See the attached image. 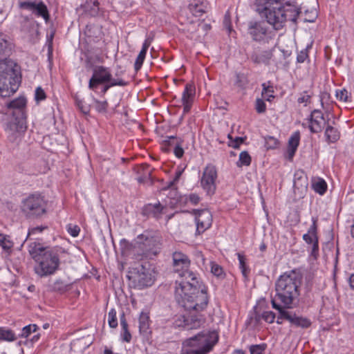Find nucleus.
Wrapping results in <instances>:
<instances>
[{"mask_svg":"<svg viewBox=\"0 0 354 354\" xmlns=\"http://www.w3.org/2000/svg\"><path fill=\"white\" fill-rule=\"evenodd\" d=\"M185 280H176L175 297L178 303L186 310L201 312L208 304L206 290L196 279L193 272L183 274Z\"/></svg>","mask_w":354,"mask_h":354,"instance_id":"f257e3e1","label":"nucleus"},{"mask_svg":"<svg viewBox=\"0 0 354 354\" xmlns=\"http://www.w3.org/2000/svg\"><path fill=\"white\" fill-rule=\"evenodd\" d=\"M302 276L291 270L281 274L275 283V296L272 299L284 308H293L297 304L300 295Z\"/></svg>","mask_w":354,"mask_h":354,"instance_id":"f03ea898","label":"nucleus"},{"mask_svg":"<svg viewBox=\"0 0 354 354\" xmlns=\"http://www.w3.org/2000/svg\"><path fill=\"white\" fill-rule=\"evenodd\" d=\"M28 251L36 262L34 270L40 277L51 275L58 269L59 259L55 250H48L34 242L30 244Z\"/></svg>","mask_w":354,"mask_h":354,"instance_id":"7ed1b4c3","label":"nucleus"},{"mask_svg":"<svg viewBox=\"0 0 354 354\" xmlns=\"http://www.w3.org/2000/svg\"><path fill=\"white\" fill-rule=\"evenodd\" d=\"M218 340L216 331H203L184 342L181 354H207Z\"/></svg>","mask_w":354,"mask_h":354,"instance_id":"20e7f679","label":"nucleus"},{"mask_svg":"<svg viewBox=\"0 0 354 354\" xmlns=\"http://www.w3.org/2000/svg\"><path fill=\"white\" fill-rule=\"evenodd\" d=\"M255 5L257 11L266 17L267 22L275 30H280L283 20L280 12V8H283L280 0H256Z\"/></svg>","mask_w":354,"mask_h":354,"instance_id":"39448f33","label":"nucleus"},{"mask_svg":"<svg viewBox=\"0 0 354 354\" xmlns=\"http://www.w3.org/2000/svg\"><path fill=\"white\" fill-rule=\"evenodd\" d=\"M46 203L39 194L29 195L23 200L21 210L28 217H38L46 213Z\"/></svg>","mask_w":354,"mask_h":354,"instance_id":"423d86ee","label":"nucleus"},{"mask_svg":"<svg viewBox=\"0 0 354 354\" xmlns=\"http://www.w3.org/2000/svg\"><path fill=\"white\" fill-rule=\"evenodd\" d=\"M15 74V69L13 68V63L9 62H0V95L6 97L10 95V91L8 82L10 84V79L12 78Z\"/></svg>","mask_w":354,"mask_h":354,"instance_id":"0eeeda50","label":"nucleus"},{"mask_svg":"<svg viewBox=\"0 0 354 354\" xmlns=\"http://www.w3.org/2000/svg\"><path fill=\"white\" fill-rule=\"evenodd\" d=\"M217 171L215 166L208 165L205 168L201 180V186L207 194L212 195L216 191Z\"/></svg>","mask_w":354,"mask_h":354,"instance_id":"6e6552de","label":"nucleus"},{"mask_svg":"<svg viewBox=\"0 0 354 354\" xmlns=\"http://www.w3.org/2000/svg\"><path fill=\"white\" fill-rule=\"evenodd\" d=\"M111 77L112 75L107 68L97 66L93 68V75L88 82V88L94 91L100 84L111 81Z\"/></svg>","mask_w":354,"mask_h":354,"instance_id":"1a4fd4ad","label":"nucleus"},{"mask_svg":"<svg viewBox=\"0 0 354 354\" xmlns=\"http://www.w3.org/2000/svg\"><path fill=\"white\" fill-rule=\"evenodd\" d=\"M21 9L32 12L37 17H42L46 21L49 20L50 15L46 4L41 1H25L19 2Z\"/></svg>","mask_w":354,"mask_h":354,"instance_id":"9d476101","label":"nucleus"},{"mask_svg":"<svg viewBox=\"0 0 354 354\" xmlns=\"http://www.w3.org/2000/svg\"><path fill=\"white\" fill-rule=\"evenodd\" d=\"M190 265V260L188 257L180 252L173 253V266L176 273L180 277L178 280H185V277L183 276L184 272H191L188 268Z\"/></svg>","mask_w":354,"mask_h":354,"instance_id":"9b49d317","label":"nucleus"},{"mask_svg":"<svg viewBox=\"0 0 354 354\" xmlns=\"http://www.w3.org/2000/svg\"><path fill=\"white\" fill-rule=\"evenodd\" d=\"M268 32V26L265 21H251L248 26V33L257 41L264 39Z\"/></svg>","mask_w":354,"mask_h":354,"instance_id":"f8f14e48","label":"nucleus"},{"mask_svg":"<svg viewBox=\"0 0 354 354\" xmlns=\"http://www.w3.org/2000/svg\"><path fill=\"white\" fill-rule=\"evenodd\" d=\"M189 314L183 316V326L187 330L200 328L205 321L203 315L200 312L188 310Z\"/></svg>","mask_w":354,"mask_h":354,"instance_id":"ddd939ff","label":"nucleus"},{"mask_svg":"<svg viewBox=\"0 0 354 354\" xmlns=\"http://www.w3.org/2000/svg\"><path fill=\"white\" fill-rule=\"evenodd\" d=\"M196 232L201 234L208 229L212 223V216L207 209H202L198 212L196 216Z\"/></svg>","mask_w":354,"mask_h":354,"instance_id":"4468645a","label":"nucleus"},{"mask_svg":"<svg viewBox=\"0 0 354 354\" xmlns=\"http://www.w3.org/2000/svg\"><path fill=\"white\" fill-rule=\"evenodd\" d=\"M309 122V129L312 133L321 132L326 124L322 112L318 109H315L311 112Z\"/></svg>","mask_w":354,"mask_h":354,"instance_id":"2eb2a0df","label":"nucleus"},{"mask_svg":"<svg viewBox=\"0 0 354 354\" xmlns=\"http://www.w3.org/2000/svg\"><path fill=\"white\" fill-rule=\"evenodd\" d=\"M281 14H283V20L281 24L280 29L282 28L287 20L296 22L297 17L300 13L299 9L293 5L286 3V6H283V8H280Z\"/></svg>","mask_w":354,"mask_h":354,"instance_id":"dca6fc26","label":"nucleus"},{"mask_svg":"<svg viewBox=\"0 0 354 354\" xmlns=\"http://www.w3.org/2000/svg\"><path fill=\"white\" fill-rule=\"evenodd\" d=\"M135 281L140 288L150 286L153 282L151 273L143 266H141L140 269L138 270Z\"/></svg>","mask_w":354,"mask_h":354,"instance_id":"f3484780","label":"nucleus"},{"mask_svg":"<svg viewBox=\"0 0 354 354\" xmlns=\"http://www.w3.org/2000/svg\"><path fill=\"white\" fill-rule=\"evenodd\" d=\"M282 316L285 317L286 320L297 327L307 328L311 325V322L306 317L297 316L296 314L291 312H282Z\"/></svg>","mask_w":354,"mask_h":354,"instance_id":"a211bd4d","label":"nucleus"},{"mask_svg":"<svg viewBox=\"0 0 354 354\" xmlns=\"http://www.w3.org/2000/svg\"><path fill=\"white\" fill-rule=\"evenodd\" d=\"M137 245L138 248L142 250V254L146 257L151 254H156L157 253L156 241L153 237H146L144 241H138Z\"/></svg>","mask_w":354,"mask_h":354,"instance_id":"6ab92c4d","label":"nucleus"},{"mask_svg":"<svg viewBox=\"0 0 354 354\" xmlns=\"http://www.w3.org/2000/svg\"><path fill=\"white\" fill-rule=\"evenodd\" d=\"M26 129V120L24 115H17L12 119L8 124V130L11 133H18L25 131Z\"/></svg>","mask_w":354,"mask_h":354,"instance_id":"aec40b11","label":"nucleus"},{"mask_svg":"<svg viewBox=\"0 0 354 354\" xmlns=\"http://www.w3.org/2000/svg\"><path fill=\"white\" fill-rule=\"evenodd\" d=\"M308 185L307 177L303 171L298 170L294 175V188L300 189L301 192L306 190Z\"/></svg>","mask_w":354,"mask_h":354,"instance_id":"412c9836","label":"nucleus"},{"mask_svg":"<svg viewBox=\"0 0 354 354\" xmlns=\"http://www.w3.org/2000/svg\"><path fill=\"white\" fill-rule=\"evenodd\" d=\"M300 133L299 131H295L289 138L288 153L289 159H292L294 156L297 147L299 144Z\"/></svg>","mask_w":354,"mask_h":354,"instance_id":"4be33fe9","label":"nucleus"},{"mask_svg":"<svg viewBox=\"0 0 354 354\" xmlns=\"http://www.w3.org/2000/svg\"><path fill=\"white\" fill-rule=\"evenodd\" d=\"M97 1L86 0L85 3L82 6L84 11L92 17H95L98 15L100 7Z\"/></svg>","mask_w":354,"mask_h":354,"instance_id":"5701e85b","label":"nucleus"},{"mask_svg":"<svg viewBox=\"0 0 354 354\" xmlns=\"http://www.w3.org/2000/svg\"><path fill=\"white\" fill-rule=\"evenodd\" d=\"M26 104V99L24 97H19L10 102L9 104V107L16 109V111L13 113L14 115H17L23 116L24 115L23 109L25 107Z\"/></svg>","mask_w":354,"mask_h":354,"instance_id":"b1692460","label":"nucleus"},{"mask_svg":"<svg viewBox=\"0 0 354 354\" xmlns=\"http://www.w3.org/2000/svg\"><path fill=\"white\" fill-rule=\"evenodd\" d=\"M325 136L326 142L333 143L339 139V132L336 128L328 124L325 130Z\"/></svg>","mask_w":354,"mask_h":354,"instance_id":"393cba45","label":"nucleus"},{"mask_svg":"<svg viewBox=\"0 0 354 354\" xmlns=\"http://www.w3.org/2000/svg\"><path fill=\"white\" fill-rule=\"evenodd\" d=\"M189 9L194 16L201 17L203 14L207 12V6L203 2L200 3H192L189 5Z\"/></svg>","mask_w":354,"mask_h":354,"instance_id":"a878e982","label":"nucleus"},{"mask_svg":"<svg viewBox=\"0 0 354 354\" xmlns=\"http://www.w3.org/2000/svg\"><path fill=\"white\" fill-rule=\"evenodd\" d=\"M196 93V88L193 84H187L182 96V102H192Z\"/></svg>","mask_w":354,"mask_h":354,"instance_id":"bb28decb","label":"nucleus"},{"mask_svg":"<svg viewBox=\"0 0 354 354\" xmlns=\"http://www.w3.org/2000/svg\"><path fill=\"white\" fill-rule=\"evenodd\" d=\"M164 207L160 205V203L156 204H149L145 208V211L149 215H151L155 218H159L162 214Z\"/></svg>","mask_w":354,"mask_h":354,"instance_id":"cd10ccee","label":"nucleus"},{"mask_svg":"<svg viewBox=\"0 0 354 354\" xmlns=\"http://www.w3.org/2000/svg\"><path fill=\"white\" fill-rule=\"evenodd\" d=\"M272 57V53L270 51H263L259 54L254 53L251 59L256 64H267Z\"/></svg>","mask_w":354,"mask_h":354,"instance_id":"c85d7f7f","label":"nucleus"},{"mask_svg":"<svg viewBox=\"0 0 354 354\" xmlns=\"http://www.w3.org/2000/svg\"><path fill=\"white\" fill-rule=\"evenodd\" d=\"M120 324L122 327V337L123 341L129 342L131 339V335L128 330V324L124 314L120 317Z\"/></svg>","mask_w":354,"mask_h":354,"instance_id":"c756f323","label":"nucleus"},{"mask_svg":"<svg viewBox=\"0 0 354 354\" xmlns=\"http://www.w3.org/2000/svg\"><path fill=\"white\" fill-rule=\"evenodd\" d=\"M8 51V41L6 37L0 32V62H9L6 60Z\"/></svg>","mask_w":354,"mask_h":354,"instance_id":"7c9ffc66","label":"nucleus"},{"mask_svg":"<svg viewBox=\"0 0 354 354\" xmlns=\"http://www.w3.org/2000/svg\"><path fill=\"white\" fill-rule=\"evenodd\" d=\"M0 246L6 251H10L13 247V242L9 236L0 233Z\"/></svg>","mask_w":354,"mask_h":354,"instance_id":"2f4dec72","label":"nucleus"},{"mask_svg":"<svg viewBox=\"0 0 354 354\" xmlns=\"http://www.w3.org/2000/svg\"><path fill=\"white\" fill-rule=\"evenodd\" d=\"M149 316L146 313H141L139 317V329L141 333H147L149 329Z\"/></svg>","mask_w":354,"mask_h":354,"instance_id":"473e14b6","label":"nucleus"},{"mask_svg":"<svg viewBox=\"0 0 354 354\" xmlns=\"http://www.w3.org/2000/svg\"><path fill=\"white\" fill-rule=\"evenodd\" d=\"M313 187L314 190L321 195L324 194L327 189L326 183L321 178H319L315 181L313 184Z\"/></svg>","mask_w":354,"mask_h":354,"instance_id":"72a5a7b5","label":"nucleus"},{"mask_svg":"<svg viewBox=\"0 0 354 354\" xmlns=\"http://www.w3.org/2000/svg\"><path fill=\"white\" fill-rule=\"evenodd\" d=\"M272 306L273 308L279 311V316L277 319V323L278 324H282V319H285V317L282 316V312H288L286 309L287 308H284L281 304H278L277 302H275L274 301H271Z\"/></svg>","mask_w":354,"mask_h":354,"instance_id":"f704fd0d","label":"nucleus"},{"mask_svg":"<svg viewBox=\"0 0 354 354\" xmlns=\"http://www.w3.org/2000/svg\"><path fill=\"white\" fill-rule=\"evenodd\" d=\"M211 272L219 279H223L225 275L223 268L214 262L211 263Z\"/></svg>","mask_w":354,"mask_h":354,"instance_id":"c9c22d12","label":"nucleus"},{"mask_svg":"<svg viewBox=\"0 0 354 354\" xmlns=\"http://www.w3.org/2000/svg\"><path fill=\"white\" fill-rule=\"evenodd\" d=\"M262 96L267 101H271L272 98H274V96L272 94L274 91L272 86L266 84V83L262 84Z\"/></svg>","mask_w":354,"mask_h":354,"instance_id":"e433bc0d","label":"nucleus"},{"mask_svg":"<svg viewBox=\"0 0 354 354\" xmlns=\"http://www.w3.org/2000/svg\"><path fill=\"white\" fill-rule=\"evenodd\" d=\"M251 163V157L247 151H242L239 155V160L237 165L241 167L242 165L248 166Z\"/></svg>","mask_w":354,"mask_h":354,"instance_id":"4c0bfd02","label":"nucleus"},{"mask_svg":"<svg viewBox=\"0 0 354 354\" xmlns=\"http://www.w3.org/2000/svg\"><path fill=\"white\" fill-rule=\"evenodd\" d=\"M15 339L14 333L10 330L0 328V340L13 341Z\"/></svg>","mask_w":354,"mask_h":354,"instance_id":"58836bf2","label":"nucleus"},{"mask_svg":"<svg viewBox=\"0 0 354 354\" xmlns=\"http://www.w3.org/2000/svg\"><path fill=\"white\" fill-rule=\"evenodd\" d=\"M108 322L111 328H115L118 326V320L116 317V311L112 308L108 314Z\"/></svg>","mask_w":354,"mask_h":354,"instance_id":"ea45409f","label":"nucleus"},{"mask_svg":"<svg viewBox=\"0 0 354 354\" xmlns=\"http://www.w3.org/2000/svg\"><path fill=\"white\" fill-rule=\"evenodd\" d=\"M37 328V326L35 324H30L28 326H26L23 328L20 336L21 337H27L30 335L32 332L36 331Z\"/></svg>","mask_w":354,"mask_h":354,"instance_id":"a19ab883","label":"nucleus"},{"mask_svg":"<svg viewBox=\"0 0 354 354\" xmlns=\"http://www.w3.org/2000/svg\"><path fill=\"white\" fill-rule=\"evenodd\" d=\"M146 53H147L144 50H140L135 62L134 67L136 71H138L141 68L145 60Z\"/></svg>","mask_w":354,"mask_h":354,"instance_id":"79ce46f5","label":"nucleus"},{"mask_svg":"<svg viewBox=\"0 0 354 354\" xmlns=\"http://www.w3.org/2000/svg\"><path fill=\"white\" fill-rule=\"evenodd\" d=\"M95 107L96 111L100 113H106L108 107V102L106 101H99L97 100H95Z\"/></svg>","mask_w":354,"mask_h":354,"instance_id":"37998d69","label":"nucleus"},{"mask_svg":"<svg viewBox=\"0 0 354 354\" xmlns=\"http://www.w3.org/2000/svg\"><path fill=\"white\" fill-rule=\"evenodd\" d=\"M311 95L309 94L307 91H304L301 93V96L297 99V102L299 104H304L306 106L310 102Z\"/></svg>","mask_w":354,"mask_h":354,"instance_id":"c03bdc74","label":"nucleus"},{"mask_svg":"<svg viewBox=\"0 0 354 354\" xmlns=\"http://www.w3.org/2000/svg\"><path fill=\"white\" fill-rule=\"evenodd\" d=\"M261 318L266 322L272 324L274 321L275 314L272 311H266L262 313Z\"/></svg>","mask_w":354,"mask_h":354,"instance_id":"a18cd8bd","label":"nucleus"},{"mask_svg":"<svg viewBox=\"0 0 354 354\" xmlns=\"http://www.w3.org/2000/svg\"><path fill=\"white\" fill-rule=\"evenodd\" d=\"M255 109L259 113H263L266 111V105L263 100L259 98L257 99L255 102Z\"/></svg>","mask_w":354,"mask_h":354,"instance_id":"49530a36","label":"nucleus"},{"mask_svg":"<svg viewBox=\"0 0 354 354\" xmlns=\"http://www.w3.org/2000/svg\"><path fill=\"white\" fill-rule=\"evenodd\" d=\"M46 97L44 91L41 86H38L35 90V98L37 102L45 100Z\"/></svg>","mask_w":354,"mask_h":354,"instance_id":"de8ad7c7","label":"nucleus"},{"mask_svg":"<svg viewBox=\"0 0 354 354\" xmlns=\"http://www.w3.org/2000/svg\"><path fill=\"white\" fill-rule=\"evenodd\" d=\"M238 259H239V265H240V268L241 270V272L243 273V274L246 277L247 276V274H248V270H247V268H246V266H245V257L243 255L241 254H238Z\"/></svg>","mask_w":354,"mask_h":354,"instance_id":"09e8293b","label":"nucleus"},{"mask_svg":"<svg viewBox=\"0 0 354 354\" xmlns=\"http://www.w3.org/2000/svg\"><path fill=\"white\" fill-rule=\"evenodd\" d=\"M248 82V79L243 74H237L236 84L238 86L243 88Z\"/></svg>","mask_w":354,"mask_h":354,"instance_id":"8fccbe9b","label":"nucleus"},{"mask_svg":"<svg viewBox=\"0 0 354 354\" xmlns=\"http://www.w3.org/2000/svg\"><path fill=\"white\" fill-rule=\"evenodd\" d=\"M265 350L263 345H253L250 347V351L251 354H263Z\"/></svg>","mask_w":354,"mask_h":354,"instance_id":"3c124183","label":"nucleus"},{"mask_svg":"<svg viewBox=\"0 0 354 354\" xmlns=\"http://www.w3.org/2000/svg\"><path fill=\"white\" fill-rule=\"evenodd\" d=\"M120 244L121 246V252L123 254H126L131 248V245L126 239H122Z\"/></svg>","mask_w":354,"mask_h":354,"instance_id":"603ef678","label":"nucleus"},{"mask_svg":"<svg viewBox=\"0 0 354 354\" xmlns=\"http://www.w3.org/2000/svg\"><path fill=\"white\" fill-rule=\"evenodd\" d=\"M336 97L340 100L346 102L348 100V91L346 89L337 91Z\"/></svg>","mask_w":354,"mask_h":354,"instance_id":"864d4df0","label":"nucleus"},{"mask_svg":"<svg viewBox=\"0 0 354 354\" xmlns=\"http://www.w3.org/2000/svg\"><path fill=\"white\" fill-rule=\"evenodd\" d=\"M303 239L308 244H313L315 240H318L317 236L308 233L304 234Z\"/></svg>","mask_w":354,"mask_h":354,"instance_id":"5fc2aeb1","label":"nucleus"},{"mask_svg":"<svg viewBox=\"0 0 354 354\" xmlns=\"http://www.w3.org/2000/svg\"><path fill=\"white\" fill-rule=\"evenodd\" d=\"M80 230V227L77 225H69L68 227V233L73 237L79 234Z\"/></svg>","mask_w":354,"mask_h":354,"instance_id":"6e6d98bb","label":"nucleus"},{"mask_svg":"<svg viewBox=\"0 0 354 354\" xmlns=\"http://www.w3.org/2000/svg\"><path fill=\"white\" fill-rule=\"evenodd\" d=\"M243 142V138L241 137H236L234 140H232L230 143V146L233 148H238L239 145Z\"/></svg>","mask_w":354,"mask_h":354,"instance_id":"4d7b16f0","label":"nucleus"},{"mask_svg":"<svg viewBox=\"0 0 354 354\" xmlns=\"http://www.w3.org/2000/svg\"><path fill=\"white\" fill-rule=\"evenodd\" d=\"M319 252V246H318V240H315L314 243H313L311 255L315 258H317Z\"/></svg>","mask_w":354,"mask_h":354,"instance_id":"13d9d810","label":"nucleus"},{"mask_svg":"<svg viewBox=\"0 0 354 354\" xmlns=\"http://www.w3.org/2000/svg\"><path fill=\"white\" fill-rule=\"evenodd\" d=\"M110 82H111V86H124L127 85V82L122 79H120V80H112L111 79V81H110Z\"/></svg>","mask_w":354,"mask_h":354,"instance_id":"bf43d9fd","label":"nucleus"},{"mask_svg":"<svg viewBox=\"0 0 354 354\" xmlns=\"http://www.w3.org/2000/svg\"><path fill=\"white\" fill-rule=\"evenodd\" d=\"M174 152L177 158H181L183 156L184 150L181 147L176 145L174 148Z\"/></svg>","mask_w":354,"mask_h":354,"instance_id":"052dcab7","label":"nucleus"},{"mask_svg":"<svg viewBox=\"0 0 354 354\" xmlns=\"http://www.w3.org/2000/svg\"><path fill=\"white\" fill-rule=\"evenodd\" d=\"M308 234L317 236V224H316V220L313 219V224L310 227L308 231Z\"/></svg>","mask_w":354,"mask_h":354,"instance_id":"680f3d73","label":"nucleus"},{"mask_svg":"<svg viewBox=\"0 0 354 354\" xmlns=\"http://www.w3.org/2000/svg\"><path fill=\"white\" fill-rule=\"evenodd\" d=\"M189 201L194 205L198 203V202L200 201L199 196L196 194H190L189 196Z\"/></svg>","mask_w":354,"mask_h":354,"instance_id":"e2e57ef3","label":"nucleus"},{"mask_svg":"<svg viewBox=\"0 0 354 354\" xmlns=\"http://www.w3.org/2000/svg\"><path fill=\"white\" fill-rule=\"evenodd\" d=\"M307 57V54L305 52H300V53L297 55V59L299 63H302L305 61Z\"/></svg>","mask_w":354,"mask_h":354,"instance_id":"0e129e2a","label":"nucleus"},{"mask_svg":"<svg viewBox=\"0 0 354 354\" xmlns=\"http://www.w3.org/2000/svg\"><path fill=\"white\" fill-rule=\"evenodd\" d=\"M44 227H33L32 228L31 230H29L28 232V237H29L30 236H31L32 234H35L37 232H41L42 230H43Z\"/></svg>","mask_w":354,"mask_h":354,"instance_id":"69168bd1","label":"nucleus"},{"mask_svg":"<svg viewBox=\"0 0 354 354\" xmlns=\"http://www.w3.org/2000/svg\"><path fill=\"white\" fill-rule=\"evenodd\" d=\"M77 104L79 107V109L84 113H87L89 111L88 108L87 106H84L83 104H82V101H78L77 102Z\"/></svg>","mask_w":354,"mask_h":354,"instance_id":"338daca9","label":"nucleus"},{"mask_svg":"<svg viewBox=\"0 0 354 354\" xmlns=\"http://www.w3.org/2000/svg\"><path fill=\"white\" fill-rule=\"evenodd\" d=\"M192 102H183V112L184 113H187L190 111Z\"/></svg>","mask_w":354,"mask_h":354,"instance_id":"774afa93","label":"nucleus"}]
</instances>
